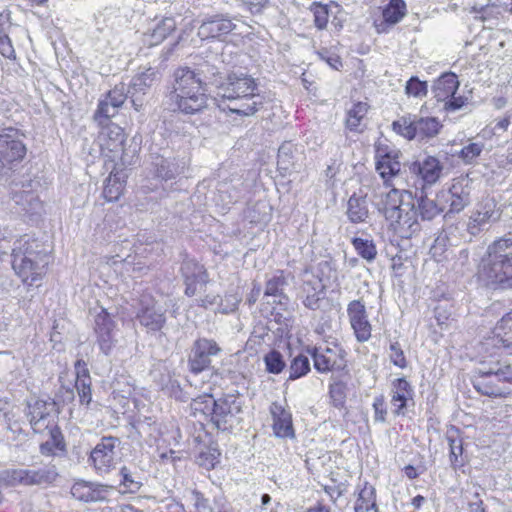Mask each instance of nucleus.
<instances>
[{
	"mask_svg": "<svg viewBox=\"0 0 512 512\" xmlns=\"http://www.w3.org/2000/svg\"><path fill=\"white\" fill-rule=\"evenodd\" d=\"M446 206L439 201L438 194L431 199L422 189L414 197L410 191L391 189L383 201L382 212L394 233L401 238L409 239L421 230L418 221L432 220L445 210Z\"/></svg>",
	"mask_w": 512,
	"mask_h": 512,
	"instance_id": "f257e3e1",
	"label": "nucleus"
},
{
	"mask_svg": "<svg viewBox=\"0 0 512 512\" xmlns=\"http://www.w3.org/2000/svg\"><path fill=\"white\" fill-rule=\"evenodd\" d=\"M216 105L240 116L254 115L263 105L256 80L246 73L232 72L217 86Z\"/></svg>",
	"mask_w": 512,
	"mask_h": 512,
	"instance_id": "f03ea898",
	"label": "nucleus"
},
{
	"mask_svg": "<svg viewBox=\"0 0 512 512\" xmlns=\"http://www.w3.org/2000/svg\"><path fill=\"white\" fill-rule=\"evenodd\" d=\"M12 268L27 285H33L45 275L50 256L45 245L24 235L14 242Z\"/></svg>",
	"mask_w": 512,
	"mask_h": 512,
	"instance_id": "7ed1b4c3",
	"label": "nucleus"
},
{
	"mask_svg": "<svg viewBox=\"0 0 512 512\" xmlns=\"http://www.w3.org/2000/svg\"><path fill=\"white\" fill-rule=\"evenodd\" d=\"M402 154L399 151L391 150L383 155L378 154L376 170L385 182L391 177L410 174L421 179L425 184L432 185L440 177L442 166L439 160L432 156L425 157L422 161L402 163Z\"/></svg>",
	"mask_w": 512,
	"mask_h": 512,
	"instance_id": "20e7f679",
	"label": "nucleus"
},
{
	"mask_svg": "<svg viewBox=\"0 0 512 512\" xmlns=\"http://www.w3.org/2000/svg\"><path fill=\"white\" fill-rule=\"evenodd\" d=\"M479 278L488 284L512 287V235L493 241L481 258Z\"/></svg>",
	"mask_w": 512,
	"mask_h": 512,
	"instance_id": "39448f33",
	"label": "nucleus"
},
{
	"mask_svg": "<svg viewBox=\"0 0 512 512\" xmlns=\"http://www.w3.org/2000/svg\"><path fill=\"white\" fill-rule=\"evenodd\" d=\"M506 384H512V364L500 360L481 363L473 380L474 388L489 397H504L509 394Z\"/></svg>",
	"mask_w": 512,
	"mask_h": 512,
	"instance_id": "423d86ee",
	"label": "nucleus"
},
{
	"mask_svg": "<svg viewBox=\"0 0 512 512\" xmlns=\"http://www.w3.org/2000/svg\"><path fill=\"white\" fill-rule=\"evenodd\" d=\"M99 142L102 151L115 163L130 166L137 161L136 149L125 148L126 136L123 129L116 124L100 125Z\"/></svg>",
	"mask_w": 512,
	"mask_h": 512,
	"instance_id": "0eeeda50",
	"label": "nucleus"
},
{
	"mask_svg": "<svg viewBox=\"0 0 512 512\" xmlns=\"http://www.w3.org/2000/svg\"><path fill=\"white\" fill-rule=\"evenodd\" d=\"M26 155V146L21 134L12 127L0 131V174H7L18 165Z\"/></svg>",
	"mask_w": 512,
	"mask_h": 512,
	"instance_id": "6e6552de",
	"label": "nucleus"
},
{
	"mask_svg": "<svg viewBox=\"0 0 512 512\" xmlns=\"http://www.w3.org/2000/svg\"><path fill=\"white\" fill-rule=\"evenodd\" d=\"M442 125L435 117H402L393 122V129L407 139L419 140L435 137Z\"/></svg>",
	"mask_w": 512,
	"mask_h": 512,
	"instance_id": "1a4fd4ad",
	"label": "nucleus"
},
{
	"mask_svg": "<svg viewBox=\"0 0 512 512\" xmlns=\"http://www.w3.org/2000/svg\"><path fill=\"white\" fill-rule=\"evenodd\" d=\"M242 412V403L235 395H225L216 399L212 423L222 431L231 429L238 423V415Z\"/></svg>",
	"mask_w": 512,
	"mask_h": 512,
	"instance_id": "9d476101",
	"label": "nucleus"
},
{
	"mask_svg": "<svg viewBox=\"0 0 512 512\" xmlns=\"http://www.w3.org/2000/svg\"><path fill=\"white\" fill-rule=\"evenodd\" d=\"M221 348L213 339L199 338L191 348L188 357V366L192 373L199 374L206 369H209L212 362V357L218 355Z\"/></svg>",
	"mask_w": 512,
	"mask_h": 512,
	"instance_id": "9b49d317",
	"label": "nucleus"
},
{
	"mask_svg": "<svg viewBox=\"0 0 512 512\" xmlns=\"http://www.w3.org/2000/svg\"><path fill=\"white\" fill-rule=\"evenodd\" d=\"M180 272L185 284L184 293L188 297H193L198 292H201L209 282L207 270L194 259H184Z\"/></svg>",
	"mask_w": 512,
	"mask_h": 512,
	"instance_id": "f8f14e48",
	"label": "nucleus"
},
{
	"mask_svg": "<svg viewBox=\"0 0 512 512\" xmlns=\"http://www.w3.org/2000/svg\"><path fill=\"white\" fill-rule=\"evenodd\" d=\"M439 201L449 204L447 213H459L471 202V186L464 178L454 180L447 191L438 193Z\"/></svg>",
	"mask_w": 512,
	"mask_h": 512,
	"instance_id": "ddd939ff",
	"label": "nucleus"
},
{
	"mask_svg": "<svg viewBox=\"0 0 512 512\" xmlns=\"http://www.w3.org/2000/svg\"><path fill=\"white\" fill-rule=\"evenodd\" d=\"M116 326L114 316L104 308H101L94 317L93 330L97 338V343L100 350L106 355L110 353L116 342Z\"/></svg>",
	"mask_w": 512,
	"mask_h": 512,
	"instance_id": "4468645a",
	"label": "nucleus"
},
{
	"mask_svg": "<svg viewBox=\"0 0 512 512\" xmlns=\"http://www.w3.org/2000/svg\"><path fill=\"white\" fill-rule=\"evenodd\" d=\"M120 444L117 437L105 436L90 453L89 462L99 474H105L114 466L115 448Z\"/></svg>",
	"mask_w": 512,
	"mask_h": 512,
	"instance_id": "2eb2a0df",
	"label": "nucleus"
},
{
	"mask_svg": "<svg viewBox=\"0 0 512 512\" xmlns=\"http://www.w3.org/2000/svg\"><path fill=\"white\" fill-rule=\"evenodd\" d=\"M11 201L16 213L19 214L32 216L39 214L42 210V202L33 190L32 182L22 184L21 187L15 184L11 191Z\"/></svg>",
	"mask_w": 512,
	"mask_h": 512,
	"instance_id": "dca6fc26",
	"label": "nucleus"
},
{
	"mask_svg": "<svg viewBox=\"0 0 512 512\" xmlns=\"http://www.w3.org/2000/svg\"><path fill=\"white\" fill-rule=\"evenodd\" d=\"M224 174L225 172L223 171L219 173L220 180L216 185L217 195L215 201L225 208L241 198L244 190V181L238 175L227 177Z\"/></svg>",
	"mask_w": 512,
	"mask_h": 512,
	"instance_id": "f3484780",
	"label": "nucleus"
},
{
	"mask_svg": "<svg viewBox=\"0 0 512 512\" xmlns=\"http://www.w3.org/2000/svg\"><path fill=\"white\" fill-rule=\"evenodd\" d=\"M136 318L148 332H158L166 323L165 311L152 298L146 296L140 300Z\"/></svg>",
	"mask_w": 512,
	"mask_h": 512,
	"instance_id": "a211bd4d",
	"label": "nucleus"
},
{
	"mask_svg": "<svg viewBox=\"0 0 512 512\" xmlns=\"http://www.w3.org/2000/svg\"><path fill=\"white\" fill-rule=\"evenodd\" d=\"M159 79L158 70L152 67L133 77L128 92L130 93L131 103L136 111H139L143 105L140 95H144Z\"/></svg>",
	"mask_w": 512,
	"mask_h": 512,
	"instance_id": "6ab92c4d",
	"label": "nucleus"
},
{
	"mask_svg": "<svg viewBox=\"0 0 512 512\" xmlns=\"http://www.w3.org/2000/svg\"><path fill=\"white\" fill-rule=\"evenodd\" d=\"M494 200L489 199L478 205L477 209L472 213L469 223L468 231L472 235H477L486 226L500 218V212L496 208Z\"/></svg>",
	"mask_w": 512,
	"mask_h": 512,
	"instance_id": "aec40b11",
	"label": "nucleus"
},
{
	"mask_svg": "<svg viewBox=\"0 0 512 512\" xmlns=\"http://www.w3.org/2000/svg\"><path fill=\"white\" fill-rule=\"evenodd\" d=\"M347 314L359 342H366L371 337V324L368 321L365 305L360 300L348 304Z\"/></svg>",
	"mask_w": 512,
	"mask_h": 512,
	"instance_id": "412c9836",
	"label": "nucleus"
},
{
	"mask_svg": "<svg viewBox=\"0 0 512 512\" xmlns=\"http://www.w3.org/2000/svg\"><path fill=\"white\" fill-rule=\"evenodd\" d=\"M235 28V24L223 15H213L203 20L198 28V36L202 40L221 39Z\"/></svg>",
	"mask_w": 512,
	"mask_h": 512,
	"instance_id": "4be33fe9",
	"label": "nucleus"
},
{
	"mask_svg": "<svg viewBox=\"0 0 512 512\" xmlns=\"http://www.w3.org/2000/svg\"><path fill=\"white\" fill-rule=\"evenodd\" d=\"M311 355L314 360V367L320 373L340 370L345 367L342 349L327 347L323 351H319L317 348H313Z\"/></svg>",
	"mask_w": 512,
	"mask_h": 512,
	"instance_id": "5701e85b",
	"label": "nucleus"
},
{
	"mask_svg": "<svg viewBox=\"0 0 512 512\" xmlns=\"http://www.w3.org/2000/svg\"><path fill=\"white\" fill-rule=\"evenodd\" d=\"M171 100L177 108L185 114H195L200 112L207 105V96L205 88L191 89V92L179 95H170Z\"/></svg>",
	"mask_w": 512,
	"mask_h": 512,
	"instance_id": "b1692460",
	"label": "nucleus"
},
{
	"mask_svg": "<svg viewBox=\"0 0 512 512\" xmlns=\"http://www.w3.org/2000/svg\"><path fill=\"white\" fill-rule=\"evenodd\" d=\"M325 295V285L320 279L311 276L310 279L303 281L301 298L306 308L314 311L320 309Z\"/></svg>",
	"mask_w": 512,
	"mask_h": 512,
	"instance_id": "393cba45",
	"label": "nucleus"
},
{
	"mask_svg": "<svg viewBox=\"0 0 512 512\" xmlns=\"http://www.w3.org/2000/svg\"><path fill=\"white\" fill-rule=\"evenodd\" d=\"M71 494L80 501L98 502L107 499L109 488L92 482L78 481L71 487Z\"/></svg>",
	"mask_w": 512,
	"mask_h": 512,
	"instance_id": "a878e982",
	"label": "nucleus"
},
{
	"mask_svg": "<svg viewBox=\"0 0 512 512\" xmlns=\"http://www.w3.org/2000/svg\"><path fill=\"white\" fill-rule=\"evenodd\" d=\"M270 412L273 418L274 434L280 438H293L295 434L291 413L277 402L272 403Z\"/></svg>",
	"mask_w": 512,
	"mask_h": 512,
	"instance_id": "bb28decb",
	"label": "nucleus"
},
{
	"mask_svg": "<svg viewBox=\"0 0 512 512\" xmlns=\"http://www.w3.org/2000/svg\"><path fill=\"white\" fill-rule=\"evenodd\" d=\"M302 153L296 145L291 142H284L278 149L277 165L279 170L290 173L298 172L301 168L300 158Z\"/></svg>",
	"mask_w": 512,
	"mask_h": 512,
	"instance_id": "cd10ccee",
	"label": "nucleus"
},
{
	"mask_svg": "<svg viewBox=\"0 0 512 512\" xmlns=\"http://www.w3.org/2000/svg\"><path fill=\"white\" fill-rule=\"evenodd\" d=\"M202 86L201 80L193 70L188 67L179 68L174 72L173 90L170 95H186L191 89H200Z\"/></svg>",
	"mask_w": 512,
	"mask_h": 512,
	"instance_id": "c85d7f7f",
	"label": "nucleus"
},
{
	"mask_svg": "<svg viewBox=\"0 0 512 512\" xmlns=\"http://www.w3.org/2000/svg\"><path fill=\"white\" fill-rule=\"evenodd\" d=\"M0 480L7 486L33 487L35 477L33 466L29 468H11L0 472Z\"/></svg>",
	"mask_w": 512,
	"mask_h": 512,
	"instance_id": "c756f323",
	"label": "nucleus"
},
{
	"mask_svg": "<svg viewBox=\"0 0 512 512\" xmlns=\"http://www.w3.org/2000/svg\"><path fill=\"white\" fill-rule=\"evenodd\" d=\"M76 381L75 388L78 392L79 401L82 405L88 406L92 401L91 378L86 363L77 360L75 363Z\"/></svg>",
	"mask_w": 512,
	"mask_h": 512,
	"instance_id": "7c9ffc66",
	"label": "nucleus"
},
{
	"mask_svg": "<svg viewBox=\"0 0 512 512\" xmlns=\"http://www.w3.org/2000/svg\"><path fill=\"white\" fill-rule=\"evenodd\" d=\"M491 343L494 346L501 345L512 354V311L504 315L495 326Z\"/></svg>",
	"mask_w": 512,
	"mask_h": 512,
	"instance_id": "2f4dec72",
	"label": "nucleus"
},
{
	"mask_svg": "<svg viewBox=\"0 0 512 512\" xmlns=\"http://www.w3.org/2000/svg\"><path fill=\"white\" fill-rule=\"evenodd\" d=\"M413 389L410 383L404 378L393 381L391 403L395 407L396 414H402L408 400H412Z\"/></svg>",
	"mask_w": 512,
	"mask_h": 512,
	"instance_id": "473e14b6",
	"label": "nucleus"
},
{
	"mask_svg": "<svg viewBox=\"0 0 512 512\" xmlns=\"http://www.w3.org/2000/svg\"><path fill=\"white\" fill-rule=\"evenodd\" d=\"M459 81L454 73L442 74L433 86L435 97L438 101H446L449 97H453L458 89Z\"/></svg>",
	"mask_w": 512,
	"mask_h": 512,
	"instance_id": "72a5a7b5",
	"label": "nucleus"
},
{
	"mask_svg": "<svg viewBox=\"0 0 512 512\" xmlns=\"http://www.w3.org/2000/svg\"><path fill=\"white\" fill-rule=\"evenodd\" d=\"M355 512H378L376 504V489L374 486L365 482L359 488L357 499L354 506Z\"/></svg>",
	"mask_w": 512,
	"mask_h": 512,
	"instance_id": "f704fd0d",
	"label": "nucleus"
},
{
	"mask_svg": "<svg viewBox=\"0 0 512 512\" xmlns=\"http://www.w3.org/2000/svg\"><path fill=\"white\" fill-rule=\"evenodd\" d=\"M34 477L36 479L35 486L40 488H48L54 486L60 477L58 468L53 463L42 464L41 466H33Z\"/></svg>",
	"mask_w": 512,
	"mask_h": 512,
	"instance_id": "c9c22d12",
	"label": "nucleus"
},
{
	"mask_svg": "<svg viewBox=\"0 0 512 512\" xmlns=\"http://www.w3.org/2000/svg\"><path fill=\"white\" fill-rule=\"evenodd\" d=\"M348 219L352 223H363L369 216L366 197L353 194L347 203Z\"/></svg>",
	"mask_w": 512,
	"mask_h": 512,
	"instance_id": "e433bc0d",
	"label": "nucleus"
},
{
	"mask_svg": "<svg viewBox=\"0 0 512 512\" xmlns=\"http://www.w3.org/2000/svg\"><path fill=\"white\" fill-rule=\"evenodd\" d=\"M406 5L403 0H390L389 4L383 10L384 22L377 25L378 32H384L383 27L386 24L394 25L398 23L405 15Z\"/></svg>",
	"mask_w": 512,
	"mask_h": 512,
	"instance_id": "4c0bfd02",
	"label": "nucleus"
},
{
	"mask_svg": "<svg viewBox=\"0 0 512 512\" xmlns=\"http://www.w3.org/2000/svg\"><path fill=\"white\" fill-rule=\"evenodd\" d=\"M193 71L194 74H197V77L201 80L203 86L212 84L217 87L219 83H221L219 81L220 69L215 63L204 61L198 64L197 68Z\"/></svg>",
	"mask_w": 512,
	"mask_h": 512,
	"instance_id": "58836bf2",
	"label": "nucleus"
},
{
	"mask_svg": "<svg viewBox=\"0 0 512 512\" xmlns=\"http://www.w3.org/2000/svg\"><path fill=\"white\" fill-rule=\"evenodd\" d=\"M124 189L123 181L118 173H111L105 181L103 197L109 201H117Z\"/></svg>",
	"mask_w": 512,
	"mask_h": 512,
	"instance_id": "ea45409f",
	"label": "nucleus"
},
{
	"mask_svg": "<svg viewBox=\"0 0 512 512\" xmlns=\"http://www.w3.org/2000/svg\"><path fill=\"white\" fill-rule=\"evenodd\" d=\"M287 285V280L284 272L281 270L276 271L266 281L264 296L285 297L284 287Z\"/></svg>",
	"mask_w": 512,
	"mask_h": 512,
	"instance_id": "a19ab883",
	"label": "nucleus"
},
{
	"mask_svg": "<svg viewBox=\"0 0 512 512\" xmlns=\"http://www.w3.org/2000/svg\"><path fill=\"white\" fill-rule=\"evenodd\" d=\"M215 401L212 395H201L191 402V410L194 416L197 414H202L206 418H209L212 421V413H214Z\"/></svg>",
	"mask_w": 512,
	"mask_h": 512,
	"instance_id": "79ce46f5",
	"label": "nucleus"
},
{
	"mask_svg": "<svg viewBox=\"0 0 512 512\" xmlns=\"http://www.w3.org/2000/svg\"><path fill=\"white\" fill-rule=\"evenodd\" d=\"M446 438L450 447V463L452 467L456 469L463 465L458 459L463 453L462 440L458 436L457 429L449 430L446 434Z\"/></svg>",
	"mask_w": 512,
	"mask_h": 512,
	"instance_id": "37998d69",
	"label": "nucleus"
},
{
	"mask_svg": "<svg viewBox=\"0 0 512 512\" xmlns=\"http://www.w3.org/2000/svg\"><path fill=\"white\" fill-rule=\"evenodd\" d=\"M183 170L174 159L161 158L156 163V175L163 180H171Z\"/></svg>",
	"mask_w": 512,
	"mask_h": 512,
	"instance_id": "c03bdc74",
	"label": "nucleus"
},
{
	"mask_svg": "<svg viewBox=\"0 0 512 512\" xmlns=\"http://www.w3.org/2000/svg\"><path fill=\"white\" fill-rule=\"evenodd\" d=\"M118 110V106H114L113 103L104 98L99 101L93 118L98 125L112 124L110 119L117 115Z\"/></svg>",
	"mask_w": 512,
	"mask_h": 512,
	"instance_id": "a18cd8bd",
	"label": "nucleus"
},
{
	"mask_svg": "<svg viewBox=\"0 0 512 512\" xmlns=\"http://www.w3.org/2000/svg\"><path fill=\"white\" fill-rule=\"evenodd\" d=\"M368 111L366 103L358 102L347 112L346 126L350 131H358L361 121Z\"/></svg>",
	"mask_w": 512,
	"mask_h": 512,
	"instance_id": "49530a36",
	"label": "nucleus"
},
{
	"mask_svg": "<svg viewBox=\"0 0 512 512\" xmlns=\"http://www.w3.org/2000/svg\"><path fill=\"white\" fill-rule=\"evenodd\" d=\"M176 22L172 17L162 19L151 33V44L156 45L162 42L166 37L175 30Z\"/></svg>",
	"mask_w": 512,
	"mask_h": 512,
	"instance_id": "de8ad7c7",
	"label": "nucleus"
},
{
	"mask_svg": "<svg viewBox=\"0 0 512 512\" xmlns=\"http://www.w3.org/2000/svg\"><path fill=\"white\" fill-rule=\"evenodd\" d=\"M484 149L483 142H471L468 141L460 151L454 153L459 159H461L465 164L473 163L476 158L480 156Z\"/></svg>",
	"mask_w": 512,
	"mask_h": 512,
	"instance_id": "09e8293b",
	"label": "nucleus"
},
{
	"mask_svg": "<svg viewBox=\"0 0 512 512\" xmlns=\"http://www.w3.org/2000/svg\"><path fill=\"white\" fill-rule=\"evenodd\" d=\"M310 371V361L307 356L299 354L293 358L289 367V380H296Z\"/></svg>",
	"mask_w": 512,
	"mask_h": 512,
	"instance_id": "8fccbe9b",
	"label": "nucleus"
},
{
	"mask_svg": "<svg viewBox=\"0 0 512 512\" xmlns=\"http://www.w3.org/2000/svg\"><path fill=\"white\" fill-rule=\"evenodd\" d=\"M352 244L358 254L367 261H373L377 255V249L372 240L355 237Z\"/></svg>",
	"mask_w": 512,
	"mask_h": 512,
	"instance_id": "3c124183",
	"label": "nucleus"
},
{
	"mask_svg": "<svg viewBox=\"0 0 512 512\" xmlns=\"http://www.w3.org/2000/svg\"><path fill=\"white\" fill-rule=\"evenodd\" d=\"M264 363L267 372L271 374H279L286 367L283 355L277 350H271L264 356Z\"/></svg>",
	"mask_w": 512,
	"mask_h": 512,
	"instance_id": "603ef678",
	"label": "nucleus"
},
{
	"mask_svg": "<svg viewBox=\"0 0 512 512\" xmlns=\"http://www.w3.org/2000/svg\"><path fill=\"white\" fill-rule=\"evenodd\" d=\"M52 405V403L39 399L35 400L33 403H29L27 414L29 421L52 417L50 414Z\"/></svg>",
	"mask_w": 512,
	"mask_h": 512,
	"instance_id": "864d4df0",
	"label": "nucleus"
},
{
	"mask_svg": "<svg viewBox=\"0 0 512 512\" xmlns=\"http://www.w3.org/2000/svg\"><path fill=\"white\" fill-rule=\"evenodd\" d=\"M31 427L35 433L60 436L61 432L52 417L30 420Z\"/></svg>",
	"mask_w": 512,
	"mask_h": 512,
	"instance_id": "5fc2aeb1",
	"label": "nucleus"
},
{
	"mask_svg": "<svg viewBox=\"0 0 512 512\" xmlns=\"http://www.w3.org/2000/svg\"><path fill=\"white\" fill-rule=\"evenodd\" d=\"M331 403L336 408H343L346 402V385L337 381L329 387Z\"/></svg>",
	"mask_w": 512,
	"mask_h": 512,
	"instance_id": "6e6d98bb",
	"label": "nucleus"
},
{
	"mask_svg": "<svg viewBox=\"0 0 512 512\" xmlns=\"http://www.w3.org/2000/svg\"><path fill=\"white\" fill-rule=\"evenodd\" d=\"M448 244V235L444 231L438 233L430 247V254L436 261H441L444 253L447 250Z\"/></svg>",
	"mask_w": 512,
	"mask_h": 512,
	"instance_id": "4d7b16f0",
	"label": "nucleus"
},
{
	"mask_svg": "<svg viewBox=\"0 0 512 512\" xmlns=\"http://www.w3.org/2000/svg\"><path fill=\"white\" fill-rule=\"evenodd\" d=\"M128 97L130 98V93L125 85L121 83L111 89L104 98L120 108Z\"/></svg>",
	"mask_w": 512,
	"mask_h": 512,
	"instance_id": "13d9d810",
	"label": "nucleus"
},
{
	"mask_svg": "<svg viewBox=\"0 0 512 512\" xmlns=\"http://www.w3.org/2000/svg\"><path fill=\"white\" fill-rule=\"evenodd\" d=\"M63 448L61 435L50 434L49 439L40 445V452L43 455L50 456L55 454V449L62 450Z\"/></svg>",
	"mask_w": 512,
	"mask_h": 512,
	"instance_id": "bf43d9fd",
	"label": "nucleus"
},
{
	"mask_svg": "<svg viewBox=\"0 0 512 512\" xmlns=\"http://www.w3.org/2000/svg\"><path fill=\"white\" fill-rule=\"evenodd\" d=\"M406 93L415 97L425 96L427 93V83L420 81L417 77H411L405 87Z\"/></svg>",
	"mask_w": 512,
	"mask_h": 512,
	"instance_id": "052dcab7",
	"label": "nucleus"
},
{
	"mask_svg": "<svg viewBox=\"0 0 512 512\" xmlns=\"http://www.w3.org/2000/svg\"><path fill=\"white\" fill-rule=\"evenodd\" d=\"M120 475L122 477L121 483L130 492H136L141 488L142 483L133 477L131 471L127 467L121 468Z\"/></svg>",
	"mask_w": 512,
	"mask_h": 512,
	"instance_id": "680f3d73",
	"label": "nucleus"
},
{
	"mask_svg": "<svg viewBox=\"0 0 512 512\" xmlns=\"http://www.w3.org/2000/svg\"><path fill=\"white\" fill-rule=\"evenodd\" d=\"M390 351V359L392 363L400 368H405L407 362L400 344L398 342L391 343Z\"/></svg>",
	"mask_w": 512,
	"mask_h": 512,
	"instance_id": "e2e57ef3",
	"label": "nucleus"
},
{
	"mask_svg": "<svg viewBox=\"0 0 512 512\" xmlns=\"http://www.w3.org/2000/svg\"><path fill=\"white\" fill-rule=\"evenodd\" d=\"M314 23L319 29H324L328 23L327 7L321 4H315L313 8Z\"/></svg>",
	"mask_w": 512,
	"mask_h": 512,
	"instance_id": "0e129e2a",
	"label": "nucleus"
},
{
	"mask_svg": "<svg viewBox=\"0 0 512 512\" xmlns=\"http://www.w3.org/2000/svg\"><path fill=\"white\" fill-rule=\"evenodd\" d=\"M0 54L9 59L15 58V50L7 35L6 28L3 33L0 34Z\"/></svg>",
	"mask_w": 512,
	"mask_h": 512,
	"instance_id": "69168bd1",
	"label": "nucleus"
},
{
	"mask_svg": "<svg viewBox=\"0 0 512 512\" xmlns=\"http://www.w3.org/2000/svg\"><path fill=\"white\" fill-rule=\"evenodd\" d=\"M374 419L377 422H385L387 410L383 396L376 397L373 402Z\"/></svg>",
	"mask_w": 512,
	"mask_h": 512,
	"instance_id": "338daca9",
	"label": "nucleus"
},
{
	"mask_svg": "<svg viewBox=\"0 0 512 512\" xmlns=\"http://www.w3.org/2000/svg\"><path fill=\"white\" fill-rule=\"evenodd\" d=\"M443 102H444V108L446 110L456 111V110L461 109L465 105L466 98H464L462 96H456L455 94H453V97H449L446 101H443Z\"/></svg>",
	"mask_w": 512,
	"mask_h": 512,
	"instance_id": "774afa93",
	"label": "nucleus"
}]
</instances>
